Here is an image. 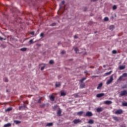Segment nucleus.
I'll return each instance as SVG.
<instances>
[{
  "instance_id": "obj_1",
  "label": "nucleus",
  "mask_w": 127,
  "mask_h": 127,
  "mask_svg": "<svg viewBox=\"0 0 127 127\" xmlns=\"http://www.w3.org/2000/svg\"><path fill=\"white\" fill-rule=\"evenodd\" d=\"M113 81H114V74L110 76V79L108 80L106 82L107 85H110V84H111Z\"/></svg>"
},
{
  "instance_id": "obj_2",
  "label": "nucleus",
  "mask_w": 127,
  "mask_h": 127,
  "mask_svg": "<svg viewBox=\"0 0 127 127\" xmlns=\"http://www.w3.org/2000/svg\"><path fill=\"white\" fill-rule=\"evenodd\" d=\"M120 96H127V90H124L121 91V93L120 94Z\"/></svg>"
},
{
  "instance_id": "obj_3",
  "label": "nucleus",
  "mask_w": 127,
  "mask_h": 127,
  "mask_svg": "<svg viewBox=\"0 0 127 127\" xmlns=\"http://www.w3.org/2000/svg\"><path fill=\"white\" fill-rule=\"evenodd\" d=\"M115 114L116 115H122L123 114V110L122 109L118 110L115 112Z\"/></svg>"
},
{
  "instance_id": "obj_4",
  "label": "nucleus",
  "mask_w": 127,
  "mask_h": 127,
  "mask_svg": "<svg viewBox=\"0 0 127 127\" xmlns=\"http://www.w3.org/2000/svg\"><path fill=\"white\" fill-rule=\"evenodd\" d=\"M81 122H82V121L80 119H75L73 120V123L75 125H77V124H79V123H81Z\"/></svg>"
},
{
  "instance_id": "obj_5",
  "label": "nucleus",
  "mask_w": 127,
  "mask_h": 127,
  "mask_svg": "<svg viewBox=\"0 0 127 127\" xmlns=\"http://www.w3.org/2000/svg\"><path fill=\"white\" fill-rule=\"evenodd\" d=\"M86 117H92L93 116V113L91 112H87L85 115Z\"/></svg>"
},
{
  "instance_id": "obj_6",
  "label": "nucleus",
  "mask_w": 127,
  "mask_h": 127,
  "mask_svg": "<svg viewBox=\"0 0 127 127\" xmlns=\"http://www.w3.org/2000/svg\"><path fill=\"white\" fill-rule=\"evenodd\" d=\"M104 111V108L100 107V108H98L96 109V111L97 113H101V112H103Z\"/></svg>"
},
{
  "instance_id": "obj_7",
  "label": "nucleus",
  "mask_w": 127,
  "mask_h": 127,
  "mask_svg": "<svg viewBox=\"0 0 127 127\" xmlns=\"http://www.w3.org/2000/svg\"><path fill=\"white\" fill-rule=\"evenodd\" d=\"M85 86H86V85L85 84V83H82L80 84L79 88L80 89H84V88H85Z\"/></svg>"
},
{
  "instance_id": "obj_8",
  "label": "nucleus",
  "mask_w": 127,
  "mask_h": 127,
  "mask_svg": "<svg viewBox=\"0 0 127 127\" xmlns=\"http://www.w3.org/2000/svg\"><path fill=\"white\" fill-rule=\"evenodd\" d=\"M105 96V94L104 93H100V94H98L96 95V97L97 98H101V97H104Z\"/></svg>"
},
{
  "instance_id": "obj_9",
  "label": "nucleus",
  "mask_w": 127,
  "mask_h": 127,
  "mask_svg": "<svg viewBox=\"0 0 127 127\" xmlns=\"http://www.w3.org/2000/svg\"><path fill=\"white\" fill-rule=\"evenodd\" d=\"M104 104H106V105H111V104H113V102L111 101H106L104 102Z\"/></svg>"
},
{
  "instance_id": "obj_10",
  "label": "nucleus",
  "mask_w": 127,
  "mask_h": 127,
  "mask_svg": "<svg viewBox=\"0 0 127 127\" xmlns=\"http://www.w3.org/2000/svg\"><path fill=\"white\" fill-rule=\"evenodd\" d=\"M49 98L52 102H54V100H55V97L53 96V95H50Z\"/></svg>"
},
{
  "instance_id": "obj_11",
  "label": "nucleus",
  "mask_w": 127,
  "mask_h": 127,
  "mask_svg": "<svg viewBox=\"0 0 127 127\" xmlns=\"http://www.w3.org/2000/svg\"><path fill=\"white\" fill-rule=\"evenodd\" d=\"M62 113V111L61 109H59L57 112V115L59 116V117L61 116V113Z\"/></svg>"
},
{
  "instance_id": "obj_12",
  "label": "nucleus",
  "mask_w": 127,
  "mask_h": 127,
  "mask_svg": "<svg viewBox=\"0 0 127 127\" xmlns=\"http://www.w3.org/2000/svg\"><path fill=\"white\" fill-rule=\"evenodd\" d=\"M120 70H124V69H126V65H120L119 66Z\"/></svg>"
},
{
  "instance_id": "obj_13",
  "label": "nucleus",
  "mask_w": 127,
  "mask_h": 127,
  "mask_svg": "<svg viewBox=\"0 0 127 127\" xmlns=\"http://www.w3.org/2000/svg\"><path fill=\"white\" fill-rule=\"evenodd\" d=\"M102 87H103V83H100L97 87V90H100V89H101V88H102Z\"/></svg>"
},
{
  "instance_id": "obj_14",
  "label": "nucleus",
  "mask_w": 127,
  "mask_h": 127,
  "mask_svg": "<svg viewBox=\"0 0 127 127\" xmlns=\"http://www.w3.org/2000/svg\"><path fill=\"white\" fill-rule=\"evenodd\" d=\"M114 29H115V26H114L113 25H112L109 27L110 30L113 31L114 30Z\"/></svg>"
},
{
  "instance_id": "obj_15",
  "label": "nucleus",
  "mask_w": 127,
  "mask_h": 127,
  "mask_svg": "<svg viewBox=\"0 0 127 127\" xmlns=\"http://www.w3.org/2000/svg\"><path fill=\"white\" fill-rule=\"evenodd\" d=\"M86 79H87V77H83L79 81L80 83H83V82L85 81V80H86Z\"/></svg>"
},
{
  "instance_id": "obj_16",
  "label": "nucleus",
  "mask_w": 127,
  "mask_h": 127,
  "mask_svg": "<svg viewBox=\"0 0 127 127\" xmlns=\"http://www.w3.org/2000/svg\"><path fill=\"white\" fill-rule=\"evenodd\" d=\"M112 73H113V71L111 70L110 71L108 72H106L105 73V75L106 76H108L109 75H111V74H112Z\"/></svg>"
},
{
  "instance_id": "obj_17",
  "label": "nucleus",
  "mask_w": 127,
  "mask_h": 127,
  "mask_svg": "<svg viewBox=\"0 0 127 127\" xmlns=\"http://www.w3.org/2000/svg\"><path fill=\"white\" fill-rule=\"evenodd\" d=\"M84 112L83 111H80L77 113V116H82L83 115Z\"/></svg>"
},
{
  "instance_id": "obj_18",
  "label": "nucleus",
  "mask_w": 127,
  "mask_h": 127,
  "mask_svg": "<svg viewBox=\"0 0 127 127\" xmlns=\"http://www.w3.org/2000/svg\"><path fill=\"white\" fill-rule=\"evenodd\" d=\"M14 123L16 124V125H18L19 124H20L21 123V122L19 121H17V120H15L14 121Z\"/></svg>"
},
{
  "instance_id": "obj_19",
  "label": "nucleus",
  "mask_w": 127,
  "mask_h": 127,
  "mask_svg": "<svg viewBox=\"0 0 127 127\" xmlns=\"http://www.w3.org/2000/svg\"><path fill=\"white\" fill-rule=\"evenodd\" d=\"M11 127V124L10 123H8L7 124H5L4 125V127Z\"/></svg>"
},
{
  "instance_id": "obj_20",
  "label": "nucleus",
  "mask_w": 127,
  "mask_h": 127,
  "mask_svg": "<svg viewBox=\"0 0 127 127\" xmlns=\"http://www.w3.org/2000/svg\"><path fill=\"white\" fill-rule=\"evenodd\" d=\"M61 86V83L60 82H57L56 83V87L57 88L58 87H60Z\"/></svg>"
},
{
  "instance_id": "obj_21",
  "label": "nucleus",
  "mask_w": 127,
  "mask_h": 127,
  "mask_svg": "<svg viewBox=\"0 0 127 127\" xmlns=\"http://www.w3.org/2000/svg\"><path fill=\"white\" fill-rule=\"evenodd\" d=\"M52 126H53V123H48L46 125V127H52Z\"/></svg>"
},
{
  "instance_id": "obj_22",
  "label": "nucleus",
  "mask_w": 127,
  "mask_h": 127,
  "mask_svg": "<svg viewBox=\"0 0 127 127\" xmlns=\"http://www.w3.org/2000/svg\"><path fill=\"white\" fill-rule=\"evenodd\" d=\"M113 120H114V121H116L117 122H119V118H118V117H113Z\"/></svg>"
},
{
  "instance_id": "obj_23",
  "label": "nucleus",
  "mask_w": 127,
  "mask_h": 127,
  "mask_svg": "<svg viewBox=\"0 0 127 127\" xmlns=\"http://www.w3.org/2000/svg\"><path fill=\"white\" fill-rule=\"evenodd\" d=\"M88 124H90L91 125H93V124H94V120H90L88 121Z\"/></svg>"
},
{
  "instance_id": "obj_24",
  "label": "nucleus",
  "mask_w": 127,
  "mask_h": 127,
  "mask_svg": "<svg viewBox=\"0 0 127 127\" xmlns=\"http://www.w3.org/2000/svg\"><path fill=\"white\" fill-rule=\"evenodd\" d=\"M26 50H27V48H23L20 49L21 51L24 52V51H26Z\"/></svg>"
},
{
  "instance_id": "obj_25",
  "label": "nucleus",
  "mask_w": 127,
  "mask_h": 127,
  "mask_svg": "<svg viewBox=\"0 0 127 127\" xmlns=\"http://www.w3.org/2000/svg\"><path fill=\"white\" fill-rule=\"evenodd\" d=\"M73 96L75 98H79V93L74 94Z\"/></svg>"
},
{
  "instance_id": "obj_26",
  "label": "nucleus",
  "mask_w": 127,
  "mask_h": 127,
  "mask_svg": "<svg viewBox=\"0 0 127 127\" xmlns=\"http://www.w3.org/2000/svg\"><path fill=\"white\" fill-rule=\"evenodd\" d=\"M22 108H26V105H23L22 106H20V107H19V110H21V109H22Z\"/></svg>"
},
{
  "instance_id": "obj_27",
  "label": "nucleus",
  "mask_w": 127,
  "mask_h": 127,
  "mask_svg": "<svg viewBox=\"0 0 127 127\" xmlns=\"http://www.w3.org/2000/svg\"><path fill=\"white\" fill-rule=\"evenodd\" d=\"M61 96H66V93H65L64 92H61Z\"/></svg>"
},
{
  "instance_id": "obj_28",
  "label": "nucleus",
  "mask_w": 127,
  "mask_h": 127,
  "mask_svg": "<svg viewBox=\"0 0 127 127\" xmlns=\"http://www.w3.org/2000/svg\"><path fill=\"white\" fill-rule=\"evenodd\" d=\"M12 110V108H7L5 110V112H10Z\"/></svg>"
},
{
  "instance_id": "obj_29",
  "label": "nucleus",
  "mask_w": 127,
  "mask_h": 127,
  "mask_svg": "<svg viewBox=\"0 0 127 127\" xmlns=\"http://www.w3.org/2000/svg\"><path fill=\"white\" fill-rule=\"evenodd\" d=\"M74 51H75V53H79L78 51H79V50L78 49V48H75L74 49Z\"/></svg>"
},
{
  "instance_id": "obj_30",
  "label": "nucleus",
  "mask_w": 127,
  "mask_h": 127,
  "mask_svg": "<svg viewBox=\"0 0 127 127\" xmlns=\"http://www.w3.org/2000/svg\"><path fill=\"white\" fill-rule=\"evenodd\" d=\"M122 76L124 77H127V73H124L123 74Z\"/></svg>"
},
{
  "instance_id": "obj_31",
  "label": "nucleus",
  "mask_w": 127,
  "mask_h": 127,
  "mask_svg": "<svg viewBox=\"0 0 127 127\" xmlns=\"http://www.w3.org/2000/svg\"><path fill=\"white\" fill-rule=\"evenodd\" d=\"M104 21H109V18L107 17H106L104 18Z\"/></svg>"
},
{
  "instance_id": "obj_32",
  "label": "nucleus",
  "mask_w": 127,
  "mask_h": 127,
  "mask_svg": "<svg viewBox=\"0 0 127 127\" xmlns=\"http://www.w3.org/2000/svg\"><path fill=\"white\" fill-rule=\"evenodd\" d=\"M123 106H124V107H127V102L123 103Z\"/></svg>"
},
{
  "instance_id": "obj_33",
  "label": "nucleus",
  "mask_w": 127,
  "mask_h": 127,
  "mask_svg": "<svg viewBox=\"0 0 127 127\" xmlns=\"http://www.w3.org/2000/svg\"><path fill=\"white\" fill-rule=\"evenodd\" d=\"M123 78H124L123 75L120 76V77L118 78V81H121V80H122V79H123Z\"/></svg>"
},
{
  "instance_id": "obj_34",
  "label": "nucleus",
  "mask_w": 127,
  "mask_h": 127,
  "mask_svg": "<svg viewBox=\"0 0 127 127\" xmlns=\"http://www.w3.org/2000/svg\"><path fill=\"white\" fill-rule=\"evenodd\" d=\"M62 8H63V9H65V6L62 7L61 5H60V9H62Z\"/></svg>"
},
{
  "instance_id": "obj_35",
  "label": "nucleus",
  "mask_w": 127,
  "mask_h": 127,
  "mask_svg": "<svg viewBox=\"0 0 127 127\" xmlns=\"http://www.w3.org/2000/svg\"><path fill=\"white\" fill-rule=\"evenodd\" d=\"M113 9L115 10V9H117V5H114L113 7Z\"/></svg>"
},
{
  "instance_id": "obj_36",
  "label": "nucleus",
  "mask_w": 127,
  "mask_h": 127,
  "mask_svg": "<svg viewBox=\"0 0 127 127\" xmlns=\"http://www.w3.org/2000/svg\"><path fill=\"white\" fill-rule=\"evenodd\" d=\"M50 64H54V61H53V60H51L49 62Z\"/></svg>"
},
{
  "instance_id": "obj_37",
  "label": "nucleus",
  "mask_w": 127,
  "mask_h": 127,
  "mask_svg": "<svg viewBox=\"0 0 127 127\" xmlns=\"http://www.w3.org/2000/svg\"><path fill=\"white\" fill-rule=\"evenodd\" d=\"M30 44H32L33 43V39H31L29 41Z\"/></svg>"
},
{
  "instance_id": "obj_38",
  "label": "nucleus",
  "mask_w": 127,
  "mask_h": 127,
  "mask_svg": "<svg viewBox=\"0 0 127 127\" xmlns=\"http://www.w3.org/2000/svg\"><path fill=\"white\" fill-rule=\"evenodd\" d=\"M40 36H41V37L43 38V37H44V33H42L40 34Z\"/></svg>"
},
{
  "instance_id": "obj_39",
  "label": "nucleus",
  "mask_w": 127,
  "mask_h": 127,
  "mask_svg": "<svg viewBox=\"0 0 127 127\" xmlns=\"http://www.w3.org/2000/svg\"><path fill=\"white\" fill-rule=\"evenodd\" d=\"M127 85H124L122 87V89H127Z\"/></svg>"
},
{
  "instance_id": "obj_40",
  "label": "nucleus",
  "mask_w": 127,
  "mask_h": 127,
  "mask_svg": "<svg viewBox=\"0 0 127 127\" xmlns=\"http://www.w3.org/2000/svg\"><path fill=\"white\" fill-rule=\"evenodd\" d=\"M112 53H113V54H117V51H116V50H113V51H112Z\"/></svg>"
},
{
  "instance_id": "obj_41",
  "label": "nucleus",
  "mask_w": 127,
  "mask_h": 127,
  "mask_svg": "<svg viewBox=\"0 0 127 127\" xmlns=\"http://www.w3.org/2000/svg\"><path fill=\"white\" fill-rule=\"evenodd\" d=\"M44 68H45V65H44L41 68V71H43V70H44Z\"/></svg>"
},
{
  "instance_id": "obj_42",
  "label": "nucleus",
  "mask_w": 127,
  "mask_h": 127,
  "mask_svg": "<svg viewBox=\"0 0 127 127\" xmlns=\"http://www.w3.org/2000/svg\"><path fill=\"white\" fill-rule=\"evenodd\" d=\"M38 103H39V104H40L41 103V98H40L38 101Z\"/></svg>"
},
{
  "instance_id": "obj_43",
  "label": "nucleus",
  "mask_w": 127,
  "mask_h": 127,
  "mask_svg": "<svg viewBox=\"0 0 127 127\" xmlns=\"http://www.w3.org/2000/svg\"><path fill=\"white\" fill-rule=\"evenodd\" d=\"M30 34H31L32 35H34V32H33V31L31 32Z\"/></svg>"
},
{
  "instance_id": "obj_44",
  "label": "nucleus",
  "mask_w": 127,
  "mask_h": 127,
  "mask_svg": "<svg viewBox=\"0 0 127 127\" xmlns=\"http://www.w3.org/2000/svg\"><path fill=\"white\" fill-rule=\"evenodd\" d=\"M61 53H62V54H65V51H62Z\"/></svg>"
},
{
  "instance_id": "obj_45",
  "label": "nucleus",
  "mask_w": 127,
  "mask_h": 127,
  "mask_svg": "<svg viewBox=\"0 0 127 127\" xmlns=\"http://www.w3.org/2000/svg\"><path fill=\"white\" fill-rule=\"evenodd\" d=\"M4 81H5V82H8V79H7V78H5L4 79Z\"/></svg>"
},
{
  "instance_id": "obj_46",
  "label": "nucleus",
  "mask_w": 127,
  "mask_h": 127,
  "mask_svg": "<svg viewBox=\"0 0 127 127\" xmlns=\"http://www.w3.org/2000/svg\"><path fill=\"white\" fill-rule=\"evenodd\" d=\"M121 127H127V126H126V124H124V125H122L121 126Z\"/></svg>"
},
{
  "instance_id": "obj_47",
  "label": "nucleus",
  "mask_w": 127,
  "mask_h": 127,
  "mask_svg": "<svg viewBox=\"0 0 127 127\" xmlns=\"http://www.w3.org/2000/svg\"><path fill=\"white\" fill-rule=\"evenodd\" d=\"M55 25H56V23H54L52 24V26H55Z\"/></svg>"
},
{
  "instance_id": "obj_48",
  "label": "nucleus",
  "mask_w": 127,
  "mask_h": 127,
  "mask_svg": "<svg viewBox=\"0 0 127 127\" xmlns=\"http://www.w3.org/2000/svg\"><path fill=\"white\" fill-rule=\"evenodd\" d=\"M61 3L62 4H64V3H65V1H62Z\"/></svg>"
},
{
  "instance_id": "obj_49",
  "label": "nucleus",
  "mask_w": 127,
  "mask_h": 127,
  "mask_svg": "<svg viewBox=\"0 0 127 127\" xmlns=\"http://www.w3.org/2000/svg\"><path fill=\"white\" fill-rule=\"evenodd\" d=\"M87 10V8L86 7H84V11H86Z\"/></svg>"
},
{
  "instance_id": "obj_50",
  "label": "nucleus",
  "mask_w": 127,
  "mask_h": 127,
  "mask_svg": "<svg viewBox=\"0 0 127 127\" xmlns=\"http://www.w3.org/2000/svg\"><path fill=\"white\" fill-rule=\"evenodd\" d=\"M74 38H78V36L75 35L74 36Z\"/></svg>"
},
{
  "instance_id": "obj_51",
  "label": "nucleus",
  "mask_w": 127,
  "mask_h": 127,
  "mask_svg": "<svg viewBox=\"0 0 127 127\" xmlns=\"http://www.w3.org/2000/svg\"><path fill=\"white\" fill-rule=\"evenodd\" d=\"M2 39H3V38H2L1 37H0V40H2Z\"/></svg>"
},
{
  "instance_id": "obj_52",
  "label": "nucleus",
  "mask_w": 127,
  "mask_h": 127,
  "mask_svg": "<svg viewBox=\"0 0 127 127\" xmlns=\"http://www.w3.org/2000/svg\"><path fill=\"white\" fill-rule=\"evenodd\" d=\"M92 0V1H96V0Z\"/></svg>"
},
{
  "instance_id": "obj_53",
  "label": "nucleus",
  "mask_w": 127,
  "mask_h": 127,
  "mask_svg": "<svg viewBox=\"0 0 127 127\" xmlns=\"http://www.w3.org/2000/svg\"><path fill=\"white\" fill-rule=\"evenodd\" d=\"M93 77H98V76H93Z\"/></svg>"
},
{
  "instance_id": "obj_54",
  "label": "nucleus",
  "mask_w": 127,
  "mask_h": 127,
  "mask_svg": "<svg viewBox=\"0 0 127 127\" xmlns=\"http://www.w3.org/2000/svg\"><path fill=\"white\" fill-rule=\"evenodd\" d=\"M88 127H92L91 126H88Z\"/></svg>"
},
{
  "instance_id": "obj_55",
  "label": "nucleus",
  "mask_w": 127,
  "mask_h": 127,
  "mask_svg": "<svg viewBox=\"0 0 127 127\" xmlns=\"http://www.w3.org/2000/svg\"><path fill=\"white\" fill-rule=\"evenodd\" d=\"M103 67H106V65H103Z\"/></svg>"
},
{
  "instance_id": "obj_56",
  "label": "nucleus",
  "mask_w": 127,
  "mask_h": 127,
  "mask_svg": "<svg viewBox=\"0 0 127 127\" xmlns=\"http://www.w3.org/2000/svg\"><path fill=\"white\" fill-rule=\"evenodd\" d=\"M90 68H93V67H90Z\"/></svg>"
},
{
  "instance_id": "obj_57",
  "label": "nucleus",
  "mask_w": 127,
  "mask_h": 127,
  "mask_svg": "<svg viewBox=\"0 0 127 127\" xmlns=\"http://www.w3.org/2000/svg\"><path fill=\"white\" fill-rule=\"evenodd\" d=\"M55 108H56V106H55Z\"/></svg>"
}]
</instances>
